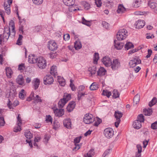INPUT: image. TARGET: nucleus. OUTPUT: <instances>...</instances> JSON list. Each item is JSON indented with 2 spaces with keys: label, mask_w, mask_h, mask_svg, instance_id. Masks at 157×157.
I'll use <instances>...</instances> for the list:
<instances>
[{
  "label": "nucleus",
  "mask_w": 157,
  "mask_h": 157,
  "mask_svg": "<svg viewBox=\"0 0 157 157\" xmlns=\"http://www.w3.org/2000/svg\"><path fill=\"white\" fill-rule=\"evenodd\" d=\"M25 136L27 139H30L33 137V135L29 130H27L25 132Z\"/></svg>",
  "instance_id": "ea45409f"
},
{
  "label": "nucleus",
  "mask_w": 157,
  "mask_h": 157,
  "mask_svg": "<svg viewBox=\"0 0 157 157\" xmlns=\"http://www.w3.org/2000/svg\"><path fill=\"white\" fill-rule=\"evenodd\" d=\"M45 121L47 123L51 122L52 124L53 121L52 118L50 115H47L46 117Z\"/></svg>",
  "instance_id": "de8ad7c7"
},
{
  "label": "nucleus",
  "mask_w": 157,
  "mask_h": 157,
  "mask_svg": "<svg viewBox=\"0 0 157 157\" xmlns=\"http://www.w3.org/2000/svg\"><path fill=\"white\" fill-rule=\"evenodd\" d=\"M105 136L108 138H111L113 135L114 131L112 128H105L104 132Z\"/></svg>",
  "instance_id": "1a4fd4ad"
},
{
  "label": "nucleus",
  "mask_w": 157,
  "mask_h": 157,
  "mask_svg": "<svg viewBox=\"0 0 157 157\" xmlns=\"http://www.w3.org/2000/svg\"><path fill=\"white\" fill-rule=\"evenodd\" d=\"M140 100V95L139 94H137L133 98V103L134 105L135 104L136 105L139 102Z\"/></svg>",
  "instance_id": "f704fd0d"
},
{
  "label": "nucleus",
  "mask_w": 157,
  "mask_h": 157,
  "mask_svg": "<svg viewBox=\"0 0 157 157\" xmlns=\"http://www.w3.org/2000/svg\"><path fill=\"white\" fill-rule=\"evenodd\" d=\"M17 118V126L14 128V131L15 132L20 131L21 129V125L22 124V120L20 114H18Z\"/></svg>",
  "instance_id": "9b49d317"
},
{
  "label": "nucleus",
  "mask_w": 157,
  "mask_h": 157,
  "mask_svg": "<svg viewBox=\"0 0 157 157\" xmlns=\"http://www.w3.org/2000/svg\"><path fill=\"white\" fill-rule=\"evenodd\" d=\"M90 69L89 68V71H90V73L91 75H94L96 72V67H91L90 70Z\"/></svg>",
  "instance_id": "6e6d98bb"
},
{
  "label": "nucleus",
  "mask_w": 157,
  "mask_h": 157,
  "mask_svg": "<svg viewBox=\"0 0 157 157\" xmlns=\"http://www.w3.org/2000/svg\"><path fill=\"white\" fill-rule=\"evenodd\" d=\"M54 111L55 115L58 117H61L64 114V111L63 109H56Z\"/></svg>",
  "instance_id": "4468645a"
},
{
  "label": "nucleus",
  "mask_w": 157,
  "mask_h": 157,
  "mask_svg": "<svg viewBox=\"0 0 157 157\" xmlns=\"http://www.w3.org/2000/svg\"><path fill=\"white\" fill-rule=\"evenodd\" d=\"M50 73L51 75H54V76H56L58 75L56 66H53L51 67Z\"/></svg>",
  "instance_id": "b1692460"
},
{
  "label": "nucleus",
  "mask_w": 157,
  "mask_h": 157,
  "mask_svg": "<svg viewBox=\"0 0 157 157\" xmlns=\"http://www.w3.org/2000/svg\"><path fill=\"white\" fill-rule=\"evenodd\" d=\"M95 3L98 7H100L102 4L101 0H95Z\"/></svg>",
  "instance_id": "0e129e2a"
},
{
  "label": "nucleus",
  "mask_w": 157,
  "mask_h": 157,
  "mask_svg": "<svg viewBox=\"0 0 157 157\" xmlns=\"http://www.w3.org/2000/svg\"><path fill=\"white\" fill-rule=\"evenodd\" d=\"M94 120L95 121L94 124V125L96 126H98L101 122V120L98 117H96Z\"/></svg>",
  "instance_id": "a18cd8bd"
},
{
  "label": "nucleus",
  "mask_w": 157,
  "mask_h": 157,
  "mask_svg": "<svg viewBox=\"0 0 157 157\" xmlns=\"http://www.w3.org/2000/svg\"><path fill=\"white\" fill-rule=\"evenodd\" d=\"M71 98V94L67 93L64 94L63 98L60 99L58 102V105L59 108H62Z\"/></svg>",
  "instance_id": "20e7f679"
},
{
  "label": "nucleus",
  "mask_w": 157,
  "mask_h": 157,
  "mask_svg": "<svg viewBox=\"0 0 157 157\" xmlns=\"http://www.w3.org/2000/svg\"><path fill=\"white\" fill-rule=\"evenodd\" d=\"M94 121V118L91 114H86L83 117V121L86 124H90L93 123Z\"/></svg>",
  "instance_id": "0eeeda50"
},
{
  "label": "nucleus",
  "mask_w": 157,
  "mask_h": 157,
  "mask_svg": "<svg viewBox=\"0 0 157 157\" xmlns=\"http://www.w3.org/2000/svg\"><path fill=\"white\" fill-rule=\"evenodd\" d=\"M86 94H87L85 92L84 93H82L79 91L78 92V100H79L83 97Z\"/></svg>",
  "instance_id": "c03bdc74"
},
{
  "label": "nucleus",
  "mask_w": 157,
  "mask_h": 157,
  "mask_svg": "<svg viewBox=\"0 0 157 157\" xmlns=\"http://www.w3.org/2000/svg\"><path fill=\"white\" fill-rule=\"evenodd\" d=\"M113 98H116L119 97V94L117 90H113Z\"/></svg>",
  "instance_id": "49530a36"
},
{
  "label": "nucleus",
  "mask_w": 157,
  "mask_h": 157,
  "mask_svg": "<svg viewBox=\"0 0 157 157\" xmlns=\"http://www.w3.org/2000/svg\"><path fill=\"white\" fill-rule=\"evenodd\" d=\"M127 31L124 29H120L116 35L117 39L121 40L125 39L128 36Z\"/></svg>",
  "instance_id": "7ed1b4c3"
},
{
  "label": "nucleus",
  "mask_w": 157,
  "mask_h": 157,
  "mask_svg": "<svg viewBox=\"0 0 157 157\" xmlns=\"http://www.w3.org/2000/svg\"><path fill=\"white\" fill-rule=\"evenodd\" d=\"M102 94L109 98L111 95V93L110 91H108L107 90H104L103 91Z\"/></svg>",
  "instance_id": "79ce46f5"
},
{
  "label": "nucleus",
  "mask_w": 157,
  "mask_h": 157,
  "mask_svg": "<svg viewBox=\"0 0 157 157\" xmlns=\"http://www.w3.org/2000/svg\"><path fill=\"white\" fill-rule=\"evenodd\" d=\"M149 7L153 9H154L157 11V3L155 2H151L150 1L149 2Z\"/></svg>",
  "instance_id": "72a5a7b5"
},
{
  "label": "nucleus",
  "mask_w": 157,
  "mask_h": 157,
  "mask_svg": "<svg viewBox=\"0 0 157 157\" xmlns=\"http://www.w3.org/2000/svg\"><path fill=\"white\" fill-rule=\"evenodd\" d=\"M82 23L86 25L90 26L91 25L89 21H86L84 17H83L82 18Z\"/></svg>",
  "instance_id": "09e8293b"
},
{
  "label": "nucleus",
  "mask_w": 157,
  "mask_h": 157,
  "mask_svg": "<svg viewBox=\"0 0 157 157\" xmlns=\"http://www.w3.org/2000/svg\"><path fill=\"white\" fill-rule=\"evenodd\" d=\"M6 74L8 78H10L11 77L13 74V71L11 68L7 67L6 69Z\"/></svg>",
  "instance_id": "393cba45"
},
{
  "label": "nucleus",
  "mask_w": 157,
  "mask_h": 157,
  "mask_svg": "<svg viewBox=\"0 0 157 157\" xmlns=\"http://www.w3.org/2000/svg\"><path fill=\"white\" fill-rule=\"evenodd\" d=\"M70 36L69 34H66L63 35V39L65 41H67L69 40Z\"/></svg>",
  "instance_id": "69168bd1"
},
{
  "label": "nucleus",
  "mask_w": 157,
  "mask_h": 157,
  "mask_svg": "<svg viewBox=\"0 0 157 157\" xmlns=\"http://www.w3.org/2000/svg\"><path fill=\"white\" fill-rule=\"evenodd\" d=\"M34 96V93L33 92H32L29 96L26 99V101H30L32 99H33Z\"/></svg>",
  "instance_id": "bf43d9fd"
},
{
  "label": "nucleus",
  "mask_w": 157,
  "mask_h": 157,
  "mask_svg": "<svg viewBox=\"0 0 157 157\" xmlns=\"http://www.w3.org/2000/svg\"><path fill=\"white\" fill-rule=\"evenodd\" d=\"M143 113L145 115L149 116L152 114V109H144L143 110Z\"/></svg>",
  "instance_id": "bb28decb"
},
{
  "label": "nucleus",
  "mask_w": 157,
  "mask_h": 157,
  "mask_svg": "<svg viewBox=\"0 0 157 157\" xmlns=\"http://www.w3.org/2000/svg\"><path fill=\"white\" fill-rule=\"evenodd\" d=\"M25 95L26 93L25 90L23 89H22L19 93V96L20 99L23 100L25 98Z\"/></svg>",
  "instance_id": "c9c22d12"
},
{
  "label": "nucleus",
  "mask_w": 157,
  "mask_h": 157,
  "mask_svg": "<svg viewBox=\"0 0 157 157\" xmlns=\"http://www.w3.org/2000/svg\"><path fill=\"white\" fill-rule=\"evenodd\" d=\"M74 47L76 50H78L81 49L82 48V44L81 42L78 40L76 41L75 42Z\"/></svg>",
  "instance_id": "473e14b6"
},
{
  "label": "nucleus",
  "mask_w": 157,
  "mask_h": 157,
  "mask_svg": "<svg viewBox=\"0 0 157 157\" xmlns=\"http://www.w3.org/2000/svg\"><path fill=\"white\" fill-rule=\"evenodd\" d=\"M16 82L20 85H22L24 84V81L23 76L21 75H19L17 78Z\"/></svg>",
  "instance_id": "aec40b11"
},
{
  "label": "nucleus",
  "mask_w": 157,
  "mask_h": 157,
  "mask_svg": "<svg viewBox=\"0 0 157 157\" xmlns=\"http://www.w3.org/2000/svg\"><path fill=\"white\" fill-rule=\"evenodd\" d=\"M106 72V70L103 67H101L97 71V74L98 75L100 76L105 75Z\"/></svg>",
  "instance_id": "6ab92c4d"
},
{
  "label": "nucleus",
  "mask_w": 157,
  "mask_h": 157,
  "mask_svg": "<svg viewBox=\"0 0 157 157\" xmlns=\"http://www.w3.org/2000/svg\"><path fill=\"white\" fill-rule=\"evenodd\" d=\"M63 2L66 6H70L74 5L75 0H63Z\"/></svg>",
  "instance_id": "412c9836"
},
{
  "label": "nucleus",
  "mask_w": 157,
  "mask_h": 157,
  "mask_svg": "<svg viewBox=\"0 0 157 157\" xmlns=\"http://www.w3.org/2000/svg\"><path fill=\"white\" fill-rule=\"evenodd\" d=\"M141 63V60L138 57H135L130 60L129 63V65L131 67H134L138 64Z\"/></svg>",
  "instance_id": "6e6552de"
},
{
  "label": "nucleus",
  "mask_w": 157,
  "mask_h": 157,
  "mask_svg": "<svg viewBox=\"0 0 157 157\" xmlns=\"http://www.w3.org/2000/svg\"><path fill=\"white\" fill-rule=\"evenodd\" d=\"M106 6L111 7L113 5L112 1H107L105 2Z\"/></svg>",
  "instance_id": "338daca9"
},
{
  "label": "nucleus",
  "mask_w": 157,
  "mask_h": 157,
  "mask_svg": "<svg viewBox=\"0 0 157 157\" xmlns=\"http://www.w3.org/2000/svg\"><path fill=\"white\" fill-rule=\"evenodd\" d=\"M98 85L96 82L93 83L90 87V90H97L98 88Z\"/></svg>",
  "instance_id": "c85d7f7f"
},
{
  "label": "nucleus",
  "mask_w": 157,
  "mask_h": 157,
  "mask_svg": "<svg viewBox=\"0 0 157 157\" xmlns=\"http://www.w3.org/2000/svg\"><path fill=\"white\" fill-rule=\"evenodd\" d=\"M63 125L64 126L68 129L71 128V122L70 118L65 119L63 121Z\"/></svg>",
  "instance_id": "f3484780"
},
{
  "label": "nucleus",
  "mask_w": 157,
  "mask_h": 157,
  "mask_svg": "<svg viewBox=\"0 0 157 157\" xmlns=\"http://www.w3.org/2000/svg\"><path fill=\"white\" fill-rule=\"evenodd\" d=\"M10 36V28L8 27L5 28L3 34L0 35V44H1L3 42L6 41Z\"/></svg>",
  "instance_id": "f03ea898"
},
{
  "label": "nucleus",
  "mask_w": 157,
  "mask_h": 157,
  "mask_svg": "<svg viewBox=\"0 0 157 157\" xmlns=\"http://www.w3.org/2000/svg\"><path fill=\"white\" fill-rule=\"evenodd\" d=\"M145 21L143 20H139L136 23V28L141 29L143 28L145 25Z\"/></svg>",
  "instance_id": "a211bd4d"
},
{
  "label": "nucleus",
  "mask_w": 157,
  "mask_h": 157,
  "mask_svg": "<svg viewBox=\"0 0 157 157\" xmlns=\"http://www.w3.org/2000/svg\"><path fill=\"white\" fill-rule=\"evenodd\" d=\"M116 41H114V46L117 50H121L123 47L124 44L122 43H116Z\"/></svg>",
  "instance_id": "4be33fe9"
},
{
  "label": "nucleus",
  "mask_w": 157,
  "mask_h": 157,
  "mask_svg": "<svg viewBox=\"0 0 157 157\" xmlns=\"http://www.w3.org/2000/svg\"><path fill=\"white\" fill-rule=\"evenodd\" d=\"M75 102L74 101H72L69 103L67 108H75Z\"/></svg>",
  "instance_id": "603ef678"
},
{
  "label": "nucleus",
  "mask_w": 157,
  "mask_h": 157,
  "mask_svg": "<svg viewBox=\"0 0 157 157\" xmlns=\"http://www.w3.org/2000/svg\"><path fill=\"white\" fill-rule=\"evenodd\" d=\"M81 138V136L76 137L74 140V142L75 144H78L79 142L80 139Z\"/></svg>",
  "instance_id": "774afa93"
},
{
  "label": "nucleus",
  "mask_w": 157,
  "mask_h": 157,
  "mask_svg": "<svg viewBox=\"0 0 157 157\" xmlns=\"http://www.w3.org/2000/svg\"><path fill=\"white\" fill-rule=\"evenodd\" d=\"M157 102V99L156 97H154L152 100L149 103V105L150 107H151L155 105Z\"/></svg>",
  "instance_id": "e433bc0d"
},
{
  "label": "nucleus",
  "mask_w": 157,
  "mask_h": 157,
  "mask_svg": "<svg viewBox=\"0 0 157 157\" xmlns=\"http://www.w3.org/2000/svg\"><path fill=\"white\" fill-rule=\"evenodd\" d=\"M40 81L39 79L37 78L34 79L33 82V86L34 87V89L36 90L38 88L39 85L40 84Z\"/></svg>",
  "instance_id": "a878e982"
},
{
  "label": "nucleus",
  "mask_w": 157,
  "mask_h": 157,
  "mask_svg": "<svg viewBox=\"0 0 157 157\" xmlns=\"http://www.w3.org/2000/svg\"><path fill=\"white\" fill-rule=\"evenodd\" d=\"M19 104V102L17 100H15L14 102L12 103L9 99H8V103L7 105L9 108H13L15 107Z\"/></svg>",
  "instance_id": "dca6fc26"
},
{
  "label": "nucleus",
  "mask_w": 157,
  "mask_h": 157,
  "mask_svg": "<svg viewBox=\"0 0 157 157\" xmlns=\"http://www.w3.org/2000/svg\"><path fill=\"white\" fill-rule=\"evenodd\" d=\"M123 115L122 113L119 111H116L114 113V116L116 120H118V119H120L122 117Z\"/></svg>",
  "instance_id": "2f4dec72"
},
{
  "label": "nucleus",
  "mask_w": 157,
  "mask_h": 157,
  "mask_svg": "<svg viewBox=\"0 0 157 157\" xmlns=\"http://www.w3.org/2000/svg\"><path fill=\"white\" fill-rule=\"evenodd\" d=\"M4 8L5 10H6V13L8 14H9L10 13V6L9 5H6L5 4H4Z\"/></svg>",
  "instance_id": "37998d69"
},
{
  "label": "nucleus",
  "mask_w": 157,
  "mask_h": 157,
  "mask_svg": "<svg viewBox=\"0 0 157 157\" xmlns=\"http://www.w3.org/2000/svg\"><path fill=\"white\" fill-rule=\"evenodd\" d=\"M102 62L106 67H110L111 62L112 61L109 57L108 56H105L101 60Z\"/></svg>",
  "instance_id": "ddd939ff"
},
{
  "label": "nucleus",
  "mask_w": 157,
  "mask_h": 157,
  "mask_svg": "<svg viewBox=\"0 0 157 157\" xmlns=\"http://www.w3.org/2000/svg\"><path fill=\"white\" fill-rule=\"evenodd\" d=\"M48 48L52 51H54L58 48V45L54 40L49 41L48 45Z\"/></svg>",
  "instance_id": "f8f14e48"
},
{
  "label": "nucleus",
  "mask_w": 157,
  "mask_h": 157,
  "mask_svg": "<svg viewBox=\"0 0 157 157\" xmlns=\"http://www.w3.org/2000/svg\"><path fill=\"white\" fill-rule=\"evenodd\" d=\"M38 59V58L34 55H30L29 56L28 61L29 63H36Z\"/></svg>",
  "instance_id": "2eb2a0df"
},
{
  "label": "nucleus",
  "mask_w": 157,
  "mask_h": 157,
  "mask_svg": "<svg viewBox=\"0 0 157 157\" xmlns=\"http://www.w3.org/2000/svg\"><path fill=\"white\" fill-rule=\"evenodd\" d=\"M9 28H10V29H11L13 30V29H15V25L14 22L13 20H11L9 22Z\"/></svg>",
  "instance_id": "864d4df0"
},
{
  "label": "nucleus",
  "mask_w": 157,
  "mask_h": 157,
  "mask_svg": "<svg viewBox=\"0 0 157 157\" xmlns=\"http://www.w3.org/2000/svg\"><path fill=\"white\" fill-rule=\"evenodd\" d=\"M94 149H90L87 153L84 155V157H92L94 155Z\"/></svg>",
  "instance_id": "7c9ffc66"
},
{
  "label": "nucleus",
  "mask_w": 157,
  "mask_h": 157,
  "mask_svg": "<svg viewBox=\"0 0 157 157\" xmlns=\"http://www.w3.org/2000/svg\"><path fill=\"white\" fill-rule=\"evenodd\" d=\"M58 80L59 84L62 86H64L65 84V81L63 77L58 76Z\"/></svg>",
  "instance_id": "cd10ccee"
},
{
  "label": "nucleus",
  "mask_w": 157,
  "mask_h": 157,
  "mask_svg": "<svg viewBox=\"0 0 157 157\" xmlns=\"http://www.w3.org/2000/svg\"><path fill=\"white\" fill-rule=\"evenodd\" d=\"M102 25L106 29H109L110 27L109 24L105 21H103L102 22Z\"/></svg>",
  "instance_id": "5fc2aeb1"
},
{
  "label": "nucleus",
  "mask_w": 157,
  "mask_h": 157,
  "mask_svg": "<svg viewBox=\"0 0 157 157\" xmlns=\"http://www.w3.org/2000/svg\"><path fill=\"white\" fill-rule=\"evenodd\" d=\"M53 81V78L51 75H47L44 78V83L46 85H51Z\"/></svg>",
  "instance_id": "9d476101"
},
{
  "label": "nucleus",
  "mask_w": 157,
  "mask_h": 157,
  "mask_svg": "<svg viewBox=\"0 0 157 157\" xmlns=\"http://www.w3.org/2000/svg\"><path fill=\"white\" fill-rule=\"evenodd\" d=\"M151 128L153 129H157V121H155L152 124Z\"/></svg>",
  "instance_id": "680f3d73"
},
{
  "label": "nucleus",
  "mask_w": 157,
  "mask_h": 157,
  "mask_svg": "<svg viewBox=\"0 0 157 157\" xmlns=\"http://www.w3.org/2000/svg\"><path fill=\"white\" fill-rule=\"evenodd\" d=\"M82 5L83 6L86 10L89 9L90 8V4L86 2H82Z\"/></svg>",
  "instance_id": "3c124183"
},
{
  "label": "nucleus",
  "mask_w": 157,
  "mask_h": 157,
  "mask_svg": "<svg viewBox=\"0 0 157 157\" xmlns=\"http://www.w3.org/2000/svg\"><path fill=\"white\" fill-rule=\"evenodd\" d=\"M126 9L122 5L120 4L118 6L117 12L118 13H120L125 12Z\"/></svg>",
  "instance_id": "5701e85b"
},
{
  "label": "nucleus",
  "mask_w": 157,
  "mask_h": 157,
  "mask_svg": "<svg viewBox=\"0 0 157 157\" xmlns=\"http://www.w3.org/2000/svg\"><path fill=\"white\" fill-rule=\"evenodd\" d=\"M99 59V54L98 53H95L94 56V63L95 64L97 63Z\"/></svg>",
  "instance_id": "4c0bfd02"
},
{
  "label": "nucleus",
  "mask_w": 157,
  "mask_h": 157,
  "mask_svg": "<svg viewBox=\"0 0 157 157\" xmlns=\"http://www.w3.org/2000/svg\"><path fill=\"white\" fill-rule=\"evenodd\" d=\"M141 3V0H136L135 1L134 4V7L136 8H138L140 6Z\"/></svg>",
  "instance_id": "8fccbe9b"
},
{
  "label": "nucleus",
  "mask_w": 157,
  "mask_h": 157,
  "mask_svg": "<svg viewBox=\"0 0 157 157\" xmlns=\"http://www.w3.org/2000/svg\"><path fill=\"white\" fill-rule=\"evenodd\" d=\"M33 3L37 5H39L41 4L43 2V0H32Z\"/></svg>",
  "instance_id": "13d9d810"
},
{
  "label": "nucleus",
  "mask_w": 157,
  "mask_h": 157,
  "mask_svg": "<svg viewBox=\"0 0 157 157\" xmlns=\"http://www.w3.org/2000/svg\"><path fill=\"white\" fill-rule=\"evenodd\" d=\"M33 100L35 103H41L43 102V100L41 99L40 97L38 95H36L35 97L34 96Z\"/></svg>",
  "instance_id": "c756f323"
},
{
  "label": "nucleus",
  "mask_w": 157,
  "mask_h": 157,
  "mask_svg": "<svg viewBox=\"0 0 157 157\" xmlns=\"http://www.w3.org/2000/svg\"><path fill=\"white\" fill-rule=\"evenodd\" d=\"M25 68V64L22 63L19 64L18 66V69L21 71H22Z\"/></svg>",
  "instance_id": "4d7b16f0"
},
{
  "label": "nucleus",
  "mask_w": 157,
  "mask_h": 157,
  "mask_svg": "<svg viewBox=\"0 0 157 157\" xmlns=\"http://www.w3.org/2000/svg\"><path fill=\"white\" fill-rule=\"evenodd\" d=\"M36 63L38 67L41 69L45 68L47 66L46 60L42 57H40L38 58Z\"/></svg>",
  "instance_id": "39448f33"
},
{
  "label": "nucleus",
  "mask_w": 157,
  "mask_h": 157,
  "mask_svg": "<svg viewBox=\"0 0 157 157\" xmlns=\"http://www.w3.org/2000/svg\"><path fill=\"white\" fill-rule=\"evenodd\" d=\"M23 36L21 35H19L18 38L17 40L16 44L18 45H21L22 44V39Z\"/></svg>",
  "instance_id": "a19ab883"
},
{
  "label": "nucleus",
  "mask_w": 157,
  "mask_h": 157,
  "mask_svg": "<svg viewBox=\"0 0 157 157\" xmlns=\"http://www.w3.org/2000/svg\"><path fill=\"white\" fill-rule=\"evenodd\" d=\"M5 123L4 118L3 117H0V126H3L4 125Z\"/></svg>",
  "instance_id": "e2e57ef3"
},
{
  "label": "nucleus",
  "mask_w": 157,
  "mask_h": 157,
  "mask_svg": "<svg viewBox=\"0 0 157 157\" xmlns=\"http://www.w3.org/2000/svg\"><path fill=\"white\" fill-rule=\"evenodd\" d=\"M111 149H108L106 150L104 153L102 155V157H105L111 151Z\"/></svg>",
  "instance_id": "052dcab7"
},
{
  "label": "nucleus",
  "mask_w": 157,
  "mask_h": 157,
  "mask_svg": "<svg viewBox=\"0 0 157 157\" xmlns=\"http://www.w3.org/2000/svg\"><path fill=\"white\" fill-rule=\"evenodd\" d=\"M144 116L143 114L139 115L137 118V120L133 122V126L135 128L139 129L142 126V123L144 122Z\"/></svg>",
  "instance_id": "f257e3e1"
},
{
  "label": "nucleus",
  "mask_w": 157,
  "mask_h": 157,
  "mask_svg": "<svg viewBox=\"0 0 157 157\" xmlns=\"http://www.w3.org/2000/svg\"><path fill=\"white\" fill-rule=\"evenodd\" d=\"M110 67L113 70H117L120 67L121 63L118 59H114L111 62Z\"/></svg>",
  "instance_id": "423d86ee"
},
{
  "label": "nucleus",
  "mask_w": 157,
  "mask_h": 157,
  "mask_svg": "<svg viewBox=\"0 0 157 157\" xmlns=\"http://www.w3.org/2000/svg\"><path fill=\"white\" fill-rule=\"evenodd\" d=\"M133 47L134 45L132 43L130 42H128L125 45L124 48L125 49L128 50Z\"/></svg>",
  "instance_id": "58836bf2"
}]
</instances>
